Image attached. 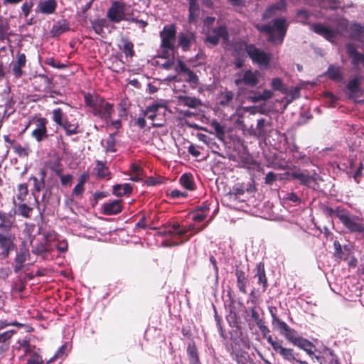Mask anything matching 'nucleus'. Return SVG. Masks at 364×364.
<instances>
[{
    "label": "nucleus",
    "instance_id": "obj_1",
    "mask_svg": "<svg viewBox=\"0 0 364 364\" xmlns=\"http://www.w3.org/2000/svg\"><path fill=\"white\" fill-rule=\"evenodd\" d=\"M261 32L269 35V41L274 43H282L287 30V23L284 18H276L267 25L256 26Z\"/></svg>",
    "mask_w": 364,
    "mask_h": 364
},
{
    "label": "nucleus",
    "instance_id": "obj_2",
    "mask_svg": "<svg viewBox=\"0 0 364 364\" xmlns=\"http://www.w3.org/2000/svg\"><path fill=\"white\" fill-rule=\"evenodd\" d=\"M204 227L200 229H196L193 225H189L188 227H181V225L178 223H173L168 230H167L166 235L170 237L171 239L178 238L180 240L179 242H171L168 243V242H164V245L165 246H174L178 245L179 244L183 243L186 241H188L192 235H186L190 231L198 232L201 231Z\"/></svg>",
    "mask_w": 364,
    "mask_h": 364
},
{
    "label": "nucleus",
    "instance_id": "obj_3",
    "mask_svg": "<svg viewBox=\"0 0 364 364\" xmlns=\"http://www.w3.org/2000/svg\"><path fill=\"white\" fill-rule=\"evenodd\" d=\"M337 217L346 229L351 232H364V219L347 210H339Z\"/></svg>",
    "mask_w": 364,
    "mask_h": 364
},
{
    "label": "nucleus",
    "instance_id": "obj_4",
    "mask_svg": "<svg viewBox=\"0 0 364 364\" xmlns=\"http://www.w3.org/2000/svg\"><path fill=\"white\" fill-rule=\"evenodd\" d=\"M245 50L252 62L260 68H267L272 59V54L267 53L252 44L246 45Z\"/></svg>",
    "mask_w": 364,
    "mask_h": 364
},
{
    "label": "nucleus",
    "instance_id": "obj_5",
    "mask_svg": "<svg viewBox=\"0 0 364 364\" xmlns=\"http://www.w3.org/2000/svg\"><path fill=\"white\" fill-rule=\"evenodd\" d=\"M176 29L174 25L165 26L160 33L161 38V47L164 55L169 57L173 53Z\"/></svg>",
    "mask_w": 364,
    "mask_h": 364
},
{
    "label": "nucleus",
    "instance_id": "obj_6",
    "mask_svg": "<svg viewBox=\"0 0 364 364\" xmlns=\"http://www.w3.org/2000/svg\"><path fill=\"white\" fill-rule=\"evenodd\" d=\"M268 343L271 345L273 350L282 358L289 363L296 362L299 364H307L306 362L301 361L296 358V354L294 350L291 348H285L283 346V341L281 340H274L271 336H269L267 338Z\"/></svg>",
    "mask_w": 364,
    "mask_h": 364
},
{
    "label": "nucleus",
    "instance_id": "obj_7",
    "mask_svg": "<svg viewBox=\"0 0 364 364\" xmlns=\"http://www.w3.org/2000/svg\"><path fill=\"white\" fill-rule=\"evenodd\" d=\"M15 231H0V257L6 259L16 247Z\"/></svg>",
    "mask_w": 364,
    "mask_h": 364
},
{
    "label": "nucleus",
    "instance_id": "obj_8",
    "mask_svg": "<svg viewBox=\"0 0 364 364\" xmlns=\"http://www.w3.org/2000/svg\"><path fill=\"white\" fill-rule=\"evenodd\" d=\"M127 5L122 1L112 2L110 8L107 12V17L113 23H119L127 19Z\"/></svg>",
    "mask_w": 364,
    "mask_h": 364
},
{
    "label": "nucleus",
    "instance_id": "obj_9",
    "mask_svg": "<svg viewBox=\"0 0 364 364\" xmlns=\"http://www.w3.org/2000/svg\"><path fill=\"white\" fill-rule=\"evenodd\" d=\"M44 242H40L33 245L32 252L35 255H42L45 252H50L54 250L53 241L57 239V233L53 231H49L43 233Z\"/></svg>",
    "mask_w": 364,
    "mask_h": 364
},
{
    "label": "nucleus",
    "instance_id": "obj_10",
    "mask_svg": "<svg viewBox=\"0 0 364 364\" xmlns=\"http://www.w3.org/2000/svg\"><path fill=\"white\" fill-rule=\"evenodd\" d=\"M205 31L206 32V41L212 46L217 45L220 40H223L224 42L228 40V32L225 26L220 25Z\"/></svg>",
    "mask_w": 364,
    "mask_h": 364
},
{
    "label": "nucleus",
    "instance_id": "obj_11",
    "mask_svg": "<svg viewBox=\"0 0 364 364\" xmlns=\"http://www.w3.org/2000/svg\"><path fill=\"white\" fill-rule=\"evenodd\" d=\"M21 347L24 350L25 354L28 356L26 364H49L48 362L44 363L42 356L41 355V350L35 346H31L26 341H23L21 343Z\"/></svg>",
    "mask_w": 364,
    "mask_h": 364
},
{
    "label": "nucleus",
    "instance_id": "obj_12",
    "mask_svg": "<svg viewBox=\"0 0 364 364\" xmlns=\"http://www.w3.org/2000/svg\"><path fill=\"white\" fill-rule=\"evenodd\" d=\"M166 111L167 108L164 104L153 103L144 110V117L154 122L161 116L165 117Z\"/></svg>",
    "mask_w": 364,
    "mask_h": 364
},
{
    "label": "nucleus",
    "instance_id": "obj_13",
    "mask_svg": "<svg viewBox=\"0 0 364 364\" xmlns=\"http://www.w3.org/2000/svg\"><path fill=\"white\" fill-rule=\"evenodd\" d=\"M260 73L257 70H247L244 72L241 77L235 79V83L237 85L244 84L250 87H255L259 82Z\"/></svg>",
    "mask_w": 364,
    "mask_h": 364
},
{
    "label": "nucleus",
    "instance_id": "obj_14",
    "mask_svg": "<svg viewBox=\"0 0 364 364\" xmlns=\"http://www.w3.org/2000/svg\"><path fill=\"white\" fill-rule=\"evenodd\" d=\"M237 98L234 92L225 90L221 92L218 97V103L223 108H230L235 109L237 107Z\"/></svg>",
    "mask_w": 364,
    "mask_h": 364
},
{
    "label": "nucleus",
    "instance_id": "obj_15",
    "mask_svg": "<svg viewBox=\"0 0 364 364\" xmlns=\"http://www.w3.org/2000/svg\"><path fill=\"white\" fill-rule=\"evenodd\" d=\"M29 257V250L26 246V242H23L14 259V270L16 273L18 272L22 269L23 264L28 259Z\"/></svg>",
    "mask_w": 364,
    "mask_h": 364
},
{
    "label": "nucleus",
    "instance_id": "obj_16",
    "mask_svg": "<svg viewBox=\"0 0 364 364\" xmlns=\"http://www.w3.org/2000/svg\"><path fill=\"white\" fill-rule=\"evenodd\" d=\"M47 123V119L43 117H39L36 121V128L33 130L31 136L38 142L48 136Z\"/></svg>",
    "mask_w": 364,
    "mask_h": 364
},
{
    "label": "nucleus",
    "instance_id": "obj_17",
    "mask_svg": "<svg viewBox=\"0 0 364 364\" xmlns=\"http://www.w3.org/2000/svg\"><path fill=\"white\" fill-rule=\"evenodd\" d=\"M97 110L93 111V114L102 119L108 120L112 117L113 112V106L112 104L106 102L103 98H100Z\"/></svg>",
    "mask_w": 364,
    "mask_h": 364
},
{
    "label": "nucleus",
    "instance_id": "obj_18",
    "mask_svg": "<svg viewBox=\"0 0 364 364\" xmlns=\"http://www.w3.org/2000/svg\"><path fill=\"white\" fill-rule=\"evenodd\" d=\"M122 200H113L103 203L101 206V212L106 215H113L119 213L122 210Z\"/></svg>",
    "mask_w": 364,
    "mask_h": 364
},
{
    "label": "nucleus",
    "instance_id": "obj_19",
    "mask_svg": "<svg viewBox=\"0 0 364 364\" xmlns=\"http://www.w3.org/2000/svg\"><path fill=\"white\" fill-rule=\"evenodd\" d=\"M15 217L14 215L0 212V231H15Z\"/></svg>",
    "mask_w": 364,
    "mask_h": 364
},
{
    "label": "nucleus",
    "instance_id": "obj_20",
    "mask_svg": "<svg viewBox=\"0 0 364 364\" xmlns=\"http://www.w3.org/2000/svg\"><path fill=\"white\" fill-rule=\"evenodd\" d=\"M176 72L177 73H182L185 77V80L191 84L196 85L198 83L197 75L188 68L186 65L181 60H177L176 66Z\"/></svg>",
    "mask_w": 364,
    "mask_h": 364
},
{
    "label": "nucleus",
    "instance_id": "obj_21",
    "mask_svg": "<svg viewBox=\"0 0 364 364\" xmlns=\"http://www.w3.org/2000/svg\"><path fill=\"white\" fill-rule=\"evenodd\" d=\"M176 97L178 105L195 109L202 105L201 101L198 98L186 95L184 92L178 95Z\"/></svg>",
    "mask_w": 364,
    "mask_h": 364
},
{
    "label": "nucleus",
    "instance_id": "obj_22",
    "mask_svg": "<svg viewBox=\"0 0 364 364\" xmlns=\"http://www.w3.org/2000/svg\"><path fill=\"white\" fill-rule=\"evenodd\" d=\"M311 30L328 41H332L336 36V31L334 30L331 29L323 24H313L311 26Z\"/></svg>",
    "mask_w": 364,
    "mask_h": 364
},
{
    "label": "nucleus",
    "instance_id": "obj_23",
    "mask_svg": "<svg viewBox=\"0 0 364 364\" xmlns=\"http://www.w3.org/2000/svg\"><path fill=\"white\" fill-rule=\"evenodd\" d=\"M286 9V2L280 0L275 4L270 5L263 14V18L267 19L278 14L279 12L284 11Z\"/></svg>",
    "mask_w": 364,
    "mask_h": 364
},
{
    "label": "nucleus",
    "instance_id": "obj_24",
    "mask_svg": "<svg viewBox=\"0 0 364 364\" xmlns=\"http://www.w3.org/2000/svg\"><path fill=\"white\" fill-rule=\"evenodd\" d=\"M295 346L306 352L308 355L311 356L312 359H316L320 363V364H323L321 358L319 356L315 355L314 354L312 350L314 346L309 341L301 337Z\"/></svg>",
    "mask_w": 364,
    "mask_h": 364
},
{
    "label": "nucleus",
    "instance_id": "obj_25",
    "mask_svg": "<svg viewBox=\"0 0 364 364\" xmlns=\"http://www.w3.org/2000/svg\"><path fill=\"white\" fill-rule=\"evenodd\" d=\"M166 55L163 54V50L161 51V56L159 58L162 60V62L158 61V65L163 68L165 70H169L171 69H174L176 71V66L177 65V61L174 60L173 53L169 57L166 56Z\"/></svg>",
    "mask_w": 364,
    "mask_h": 364
},
{
    "label": "nucleus",
    "instance_id": "obj_26",
    "mask_svg": "<svg viewBox=\"0 0 364 364\" xmlns=\"http://www.w3.org/2000/svg\"><path fill=\"white\" fill-rule=\"evenodd\" d=\"M56 6V1L55 0H46L41 1L37 8L38 11L43 14H51L55 11Z\"/></svg>",
    "mask_w": 364,
    "mask_h": 364
},
{
    "label": "nucleus",
    "instance_id": "obj_27",
    "mask_svg": "<svg viewBox=\"0 0 364 364\" xmlns=\"http://www.w3.org/2000/svg\"><path fill=\"white\" fill-rule=\"evenodd\" d=\"M7 326V321L0 320V331ZM16 333V331L15 330H9L3 333H0V343H9V341Z\"/></svg>",
    "mask_w": 364,
    "mask_h": 364
},
{
    "label": "nucleus",
    "instance_id": "obj_28",
    "mask_svg": "<svg viewBox=\"0 0 364 364\" xmlns=\"http://www.w3.org/2000/svg\"><path fill=\"white\" fill-rule=\"evenodd\" d=\"M132 191V187L129 183L117 184L112 187V193L118 197L129 196Z\"/></svg>",
    "mask_w": 364,
    "mask_h": 364
},
{
    "label": "nucleus",
    "instance_id": "obj_29",
    "mask_svg": "<svg viewBox=\"0 0 364 364\" xmlns=\"http://www.w3.org/2000/svg\"><path fill=\"white\" fill-rule=\"evenodd\" d=\"M326 75L332 80L336 82H341L343 77L341 73V68L339 66L330 65Z\"/></svg>",
    "mask_w": 364,
    "mask_h": 364
},
{
    "label": "nucleus",
    "instance_id": "obj_30",
    "mask_svg": "<svg viewBox=\"0 0 364 364\" xmlns=\"http://www.w3.org/2000/svg\"><path fill=\"white\" fill-rule=\"evenodd\" d=\"M69 30V26L65 21H59L55 23L50 30L52 36H58Z\"/></svg>",
    "mask_w": 364,
    "mask_h": 364
},
{
    "label": "nucleus",
    "instance_id": "obj_31",
    "mask_svg": "<svg viewBox=\"0 0 364 364\" xmlns=\"http://www.w3.org/2000/svg\"><path fill=\"white\" fill-rule=\"evenodd\" d=\"M95 173L100 178H109L110 172L108 167L105 163L97 161L96 166L94 168Z\"/></svg>",
    "mask_w": 364,
    "mask_h": 364
},
{
    "label": "nucleus",
    "instance_id": "obj_32",
    "mask_svg": "<svg viewBox=\"0 0 364 364\" xmlns=\"http://www.w3.org/2000/svg\"><path fill=\"white\" fill-rule=\"evenodd\" d=\"M194 39V35L192 33H180L178 36V45L183 50H187Z\"/></svg>",
    "mask_w": 364,
    "mask_h": 364
},
{
    "label": "nucleus",
    "instance_id": "obj_33",
    "mask_svg": "<svg viewBox=\"0 0 364 364\" xmlns=\"http://www.w3.org/2000/svg\"><path fill=\"white\" fill-rule=\"evenodd\" d=\"M364 32V28L358 23H353L350 26L347 36L350 38L358 40Z\"/></svg>",
    "mask_w": 364,
    "mask_h": 364
},
{
    "label": "nucleus",
    "instance_id": "obj_34",
    "mask_svg": "<svg viewBox=\"0 0 364 364\" xmlns=\"http://www.w3.org/2000/svg\"><path fill=\"white\" fill-rule=\"evenodd\" d=\"M294 176L302 184L307 186H311L316 181L317 177L316 174L309 175L306 172L296 173Z\"/></svg>",
    "mask_w": 364,
    "mask_h": 364
},
{
    "label": "nucleus",
    "instance_id": "obj_35",
    "mask_svg": "<svg viewBox=\"0 0 364 364\" xmlns=\"http://www.w3.org/2000/svg\"><path fill=\"white\" fill-rule=\"evenodd\" d=\"M44 176L45 173L43 171L42 178L40 180L35 176H31L29 179L31 181H33V189L32 190V194L33 195L36 203H38V198L36 196V192H40L44 188Z\"/></svg>",
    "mask_w": 364,
    "mask_h": 364
},
{
    "label": "nucleus",
    "instance_id": "obj_36",
    "mask_svg": "<svg viewBox=\"0 0 364 364\" xmlns=\"http://www.w3.org/2000/svg\"><path fill=\"white\" fill-rule=\"evenodd\" d=\"M347 88L350 98L358 97L360 91L359 80L358 78L350 80L348 83Z\"/></svg>",
    "mask_w": 364,
    "mask_h": 364
},
{
    "label": "nucleus",
    "instance_id": "obj_37",
    "mask_svg": "<svg viewBox=\"0 0 364 364\" xmlns=\"http://www.w3.org/2000/svg\"><path fill=\"white\" fill-rule=\"evenodd\" d=\"M60 127H63L67 135L70 136L78 132V124L77 122L72 123L65 119Z\"/></svg>",
    "mask_w": 364,
    "mask_h": 364
},
{
    "label": "nucleus",
    "instance_id": "obj_38",
    "mask_svg": "<svg viewBox=\"0 0 364 364\" xmlns=\"http://www.w3.org/2000/svg\"><path fill=\"white\" fill-rule=\"evenodd\" d=\"M181 186L186 190L192 191L194 189V183L192 175L183 173L180 178Z\"/></svg>",
    "mask_w": 364,
    "mask_h": 364
},
{
    "label": "nucleus",
    "instance_id": "obj_39",
    "mask_svg": "<svg viewBox=\"0 0 364 364\" xmlns=\"http://www.w3.org/2000/svg\"><path fill=\"white\" fill-rule=\"evenodd\" d=\"M189 3V21H193L199 15V5L197 0H188Z\"/></svg>",
    "mask_w": 364,
    "mask_h": 364
},
{
    "label": "nucleus",
    "instance_id": "obj_40",
    "mask_svg": "<svg viewBox=\"0 0 364 364\" xmlns=\"http://www.w3.org/2000/svg\"><path fill=\"white\" fill-rule=\"evenodd\" d=\"M256 277L258 278V283L262 284L264 290L267 286V280L265 275L264 267L262 263H259L257 267Z\"/></svg>",
    "mask_w": 364,
    "mask_h": 364
},
{
    "label": "nucleus",
    "instance_id": "obj_41",
    "mask_svg": "<svg viewBox=\"0 0 364 364\" xmlns=\"http://www.w3.org/2000/svg\"><path fill=\"white\" fill-rule=\"evenodd\" d=\"M350 28L348 21L346 18H340L338 21L336 29L334 30L336 33H339L343 36H347L348 29Z\"/></svg>",
    "mask_w": 364,
    "mask_h": 364
},
{
    "label": "nucleus",
    "instance_id": "obj_42",
    "mask_svg": "<svg viewBox=\"0 0 364 364\" xmlns=\"http://www.w3.org/2000/svg\"><path fill=\"white\" fill-rule=\"evenodd\" d=\"M14 203L17 207V212L19 215L23 216V218H29L33 211V208L28 206L26 203H20L18 205L16 204L15 200H14Z\"/></svg>",
    "mask_w": 364,
    "mask_h": 364
},
{
    "label": "nucleus",
    "instance_id": "obj_43",
    "mask_svg": "<svg viewBox=\"0 0 364 364\" xmlns=\"http://www.w3.org/2000/svg\"><path fill=\"white\" fill-rule=\"evenodd\" d=\"M48 167L53 171L57 176L63 173V168L59 159L50 160L47 163Z\"/></svg>",
    "mask_w": 364,
    "mask_h": 364
},
{
    "label": "nucleus",
    "instance_id": "obj_44",
    "mask_svg": "<svg viewBox=\"0 0 364 364\" xmlns=\"http://www.w3.org/2000/svg\"><path fill=\"white\" fill-rule=\"evenodd\" d=\"M284 336L289 342L294 346L301 338L294 329L291 328H289L287 332H284Z\"/></svg>",
    "mask_w": 364,
    "mask_h": 364
},
{
    "label": "nucleus",
    "instance_id": "obj_45",
    "mask_svg": "<svg viewBox=\"0 0 364 364\" xmlns=\"http://www.w3.org/2000/svg\"><path fill=\"white\" fill-rule=\"evenodd\" d=\"M235 359L237 364H251V359L248 353L243 350L236 352Z\"/></svg>",
    "mask_w": 364,
    "mask_h": 364
},
{
    "label": "nucleus",
    "instance_id": "obj_46",
    "mask_svg": "<svg viewBox=\"0 0 364 364\" xmlns=\"http://www.w3.org/2000/svg\"><path fill=\"white\" fill-rule=\"evenodd\" d=\"M28 194V186L25 183H21L17 187L16 199L20 203L26 200V197Z\"/></svg>",
    "mask_w": 364,
    "mask_h": 364
},
{
    "label": "nucleus",
    "instance_id": "obj_47",
    "mask_svg": "<svg viewBox=\"0 0 364 364\" xmlns=\"http://www.w3.org/2000/svg\"><path fill=\"white\" fill-rule=\"evenodd\" d=\"M101 97L97 96H92L91 95H86L85 96V102L87 106L92 108V112L97 110V107L99 105L100 99Z\"/></svg>",
    "mask_w": 364,
    "mask_h": 364
},
{
    "label": "nucleus",
    "instance_id": "obj_48",
    "mask_svg": "<svg viewBox=\"0 0 364 364\" xmlns=\"http://www.w3.org/2000/svg\"><path fill=\"white\" fill-rule=\"evenodd\" d=\"M237 284L240 291L246 293V277L243 272H237Z\"/></svg>",
    "mask_w": 364,
    "mask_h": 364
},
{
    "label": "nucleus",
    "instance_id": "obj_49",
    "mask_svg": "<svg viewBox=\"0 0 364 364\" xmlns=\"http://www.w3.org/2000/svg\"><path fill=\"white\" fill-rule=\"evenodd\" d=\"M53 245L54 247V249L56 248L58 251L61 252H65L68 249V242L65 240L62 239L58 234H57V239L55 241H53Z\"/></svg>",
    "mask_w": 364,
    "mask_h": 364
},
{
    "label": "nucleus",
    "instance_id": "obj_50",
    "mask_svg": "<svg viewBox=\"0 0 364 364\" xmlns=\"http://www.w3.org/2000/svg\"><path fill=\"white\" fill-rule=\"evenodd\" d=\"M52 115L53 120L58 126H60L65 120L64 119L65 114L60 108H56L53 109L52 112Z\"/></svg>",
    "mask_w": 364,
    "mask_h": 364
},
{
    "label": "nucleus",
    "instance_id": "obj_51",
    "mask_svg": "<svg viewBox=\"0 0 364 364\" xmlns=\"http://www.w3.org/2000/svg\"><path fill=\"white\" fill-rule=\"evenodd\" d=\"M132 178V181H139L141 179L143 176V171L141 168L136 164H132L131 166Z\"/></svg>",
    "mask_w": 364,
    "mask_h": 364
},
{
    "label": "nucleus",
    "instance_id": "obj_52",
    "mask_svg": "<svg viewBox=\"0 0 364 364\" xmlns=\"http://www.w3.org/2000/svg\"><path fill=\"white\" fill-rule=\"evenodd\" d=\"M187 353L189 357V360L191 364H198V358L197 355V351L196 346L193 345H188L187 348Z\"/></svg>",
    "mask_w": 364,
    "mask_h": 364
},
{
    "label": "nucleus",
    "instance_id": "obj_53",
    "mask_svg": "<svg viewBox=\"0 0 364 364\" xmlns=\"http://www.w3.org/2000/svg\"><path fill=\"white\" fill-rule=\"evenodd\" d=\"M272 325L277 328L283 336L284 332H287V331L290 328L284 321L280 320L279 318H274Z\"/></svg>",
    "mask_w": 364,
    "mask_h": 364
},
{
    "label": "nucleus",
    "instance_id": "obj_54",
    "mask_svg": "<svg viewBox=\"0 0 364 364\" xmlns=\"http://www.w3.org/2000/svg\"><path fill=\"white\" fill-rule=\"evenodd\" d=\"M211 126L213 128L216 136L218 139H222L225 136V128L217 121H213L211 123Z\"/></svg>",
    "mask_w": 364,
    "mask_h": 364
},
{
    "label": "nucleus",
    "instance_id": "obj_55",
    "mask_svg": "<svg viewBox=\"0 0 364 364\" xmlns=\"http://www.w3.org/2000/svg\"><path fill=\"white\" fill-rule=\"evenodd\" d=\"M283 200L286 203H299L300 198L293 192L284 193Z\"/></svg>",
    "mask_w": 364,
    "mask_h": 364
},
{
    "label": "nucleus",
    "instance_id": "obj_56",
    "mask_svg": "<svg viewBox=\"0 0 364 364\" xmlns=\"http://www.w3.org/2000/svg\"><path fill=\"white\" fill-rule=\"evenodd\" d=\"M85 181V177L81 176L78 183L74 187L73 190V196H80L84 191V183Z\"/></svg>",
    "mask_w": 364,
    "mask_h": 364
},
{
    "label": "nucleus",
    "instance_id": "obj_57",
    "mask_svg": "<svg viewBox=\"0 0 364 364\" xmlns=\"http://www.w3.org/2000/svg\"><path fill=\"white\" fill-rule=\"evenodd\" d=\"M319 5L323 9H334L337 8L338 2L336 0H319Z\"/></svg>",
    "mask_w": 364,
    "mask_h": 364
},
{
    "label": "nucleus",
    "instance_id": "obj_58",
    "mask_svg": "<svg viewBox=\"0 0 364 364\" xmlns=\"http://www.w3.org/2000/svg\"><path fill=\"white\" fill-rule=\"evenodd\" d=\"M206 210V208H205L203 210H197L195 212H193L192 214L193 220L196 222H200L205 220L207 216V214L205 213Z\"/></svg>",
    "mask_w": 364,
    "mask_h": 364
},
{
    "label": "nucleus",
    "instance_id": "obj_59",
    "mask_svg": "<svg viewBox=\"0 0 364 364\" xmlns=\"http://www.w3.org/2000/svg\"><path fill=\"white\" fill-rule=\"evenodd\" d=\"M13 149L19 156H26L28 155V149L18 144L15 143L13 146Z\"/></svg>",
    "mask_w": 364,
    "mask_h": 364
},
{
    "label": "nucleus",
    "instance_id": "obj_60",
    "mask_svg": "<svg viewBox=\"0 0 364 364\" xmlns=\"http://www.w3.org/2000/svg\"><path fill=\"white\" fill-rule=\"evenodd\" d=\"M122 51L127 57H132L134 55L133 44L131 42H124Z\"/></svg>",
    "mask_w": 364,
    "mask_h": 364
},
{
    "label": "nucleus",
    "instance_id": "obj_61",
    "mask_svg": "<svg viewBox=\"0 0 364 364\" xmlns=\"http://www.w3.org/2000/svg\"><path fill=\"white\" fill-rule=\"evenodd\" d=\"M92 28L95 32L100 36L104 33L103 23L102 21H94L92 22Z\"/></svg>",
    "mask_w": 364,
    "mask_h": 364
},
{
    "label": "nucleus",
    "instance_id": "obj_62",
    "mask_svg": "<svg viewBox=\"0 0 364 364\" xmlns=\"http://www.w3.org/2000/svg\"><path fill=\"white\" fill-rule=\"evenodd\" d=\"M105 149L107 152H114L115 149V139L113 136H109L106 140Z\"/></svg>",
    "mask_w": 364,
    "mask_h": 364
},
{
    "label": "nucleus",
    "instance_id": "obj_63",
    "mask_svg": "<svg viewBox=\"0 0 364 364\" xmlns=\"http://www.w3.org/2000/svg\"><path fill=\"white\" fill-rule=\"evenodd\" d=\"M272 87L275 90H279L281 92L284 91V84L282 80L279 77L274 78L272 80Z\"/></svg>",
    "mask_w": 364,
    "mask_h": 364
},
{
    "label": "nucleus",
    "instance_id": "obj_64",
    "mask_svg": "<svg viewBox=\"0 0 364 364\" xmlns=\"http://www.w3.org/2000/svg\"><path fill=\"white\" fill-rule=\"evenodd\" d=\"M309 12L306 11V10H300L297 13L298 21L304 23H306V21L309 18Z\"/></svg>",
    "mask_w": 364,
    "mask_h": 364
}]
</instances>
